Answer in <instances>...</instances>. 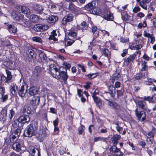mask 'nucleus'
<instances>
[{
	"label": "nucleus",
	"instance_id": "nucleus-1",
	"mask_svg": "<svg viewBox=\"0 0 156 156\" xmlns=\"http://www.w3.org/2000/svg\"><path fill=\"white\" fill-rule=\"evenodd\" d=\"M49 70L52 76L58 80L61 78L64 81L68 78L66 69L60 67L58 69L54 64H51L49 68Z\"/></svg>",
	"mask_w": 156,
	"mask_h": 156
},
{
	"label": "nucleus",
	"instance_id": "nucleus-2",
	"mask_svg": "<svg viewBox=\"0 0 156 156\" xmlns=\"http://www.w3.org/2000/svg\"><path fill=\"white\" fill-rule=\"evenodd\" d=\"M24 135L26 137H31L35 135V131L33 125H28L24 131Z\"/></svg>",
	"mask_w": 156,
	"mask_h": 156
},
{
	"label": "nucleus",
	"instance_id": "nucleus-3",
	"mask_svg": "<svg viewBox=\"0 0 156 156\" xmlns=\"http://www.w3.org/2000/svg\"><path fill=\"white\" fill-rule=\"evenodd\" d=\"M109 152L113 156H123V153L116 146H112L109 148Z\"/></svg>",
	"mask_w": 156,
	"mask_h": 156
},
{
	"label": "nucleus",
	"instance_id": "nucleus-4",
	"mask_svg": "<svg viewBox=\"0 0 156 156\" xmlns=\"http://www.w3.org/2000/svg\"><path fill=\"white\" fill-rule=\"evenodd\" d=\"M136 116L137 117L138 120L142 122L146 120V115L145 112L143 111H139L137 108L135 110Z\"/></svg>",
	"mask_w": 156,
	"mask_h": 156
},
{
	"label": "nucleus",
	"instance_id": "nucleus-5",
	"mask_svg": "<svg viewBox=\"0 0 156 156\" xmlns=\"http://www.w3.org/2000/svg\"><path fill=\"white\" fill-rule=\"evenodd\" d=\"M4 139L5 141L3 146L2 147V152L4 154H6L9 151V148L12 143L10 142L8 138H4Z\"/></svg>",
	"mask_w": 156,
	"mask_h": 156
},
{
	"label": "nucleus",
	"instance_id": "nucleus-6",
	"mask_svg": "<svg viewBox=\"0 0 156 156\" xmlns=\"http://www.w3.org/2000/svg\"><path fill=\"white\" fill-rule=\"evenodd\" d=\"M135 102L139 108L145 110L147 112H150V110L148 109L147 105L145 101L137 100Z\"/></svg>",
	"mask_w": 156,
	"mask_h": 156
},
{
	"label": "nucleus",
	"instance_id": "nucleus-7",
	"mask_svg": "<svg viewBox=\"0 0 156 156\" xmlns=\"http://www.w3.org/2000/svg\"><path fill=\"white\" fill-rule=\"evenodd\" d=\"M101 16L108 20H112L113 19V15L108 9H104L101 14Z\"/></svg>",
	"mask_w": 156,
	"mask_h": 156
},
{
	"label": "nucleus",
	"instance_id": "nucleus-8",
	"mask_svg": "<svg viewBox=\"0 0 156 156\" xmlns=\"http://www.w3.org/2000/svg\"><path fill=\"white\" fill-rule=\"evenodd\" d=\"M27 59L29 62L33 61L35 62L36 59V55L34 50L30 49L27 52Z\"/></svg>",
	"mask_w": 156,
	"mask_h": 156
},
{
	"label": "nucleus",
	"instance_id": "nucleus-9",
	"mask_svg": "<svg viewBox=\"0 0 156 156\" xmlns=\"http://www.w3.org/2000/svg\"><path fill=\"white\" fill-rule=\"evenodd\" d=\"M17 10L20 13H23L26 15H29L31 13L30 9L27 7L21 5L17 6Z\"/></svg>",
	"mask_w": 156,
	"mask_h": 156
},
{
	"label": "nucleus",
	"instance_id": "nucleus-10",
	"mask_svg": "<svg viewBox=\"0 0 156 156\" xmlns=\"http://www.w3.org/2000/svg\"><path fill=\"white\" fill-rule=\"evenodd\" d=\"M49 27L47 25L36 24L34 26L33 29L36 31H43L47 30Z\"/></svg>",
	"mask_w": 156,
	"mask_h": 156
},
{
	"label": "nucleus",
	"instance_id": "nucleus-11",
	"mask_svg": "<svg viewBox=\"0 0 156 156\" xmlns=\"http://www.w3.org/2000/svg\"><path fill=\"white\" fill-rule=\"evenodd\" d=\"M121 85L120 82L117 81L115 83V87L113 86H110L109 87V90L111 91L110 93L111 96L114 97L115 96L116 93L115 88H119Z\"/></svg>",
	"mask_w": 156,
	"mask_h": 156
},
{
	"label": "nucleus",
	"instance_id": "nucleus-12",
	"mask_svg": "<svg viewBox=\"0 0 156 156\" xmlns=\"http://www.w3.org/2000/svg\"><path fill=\"white\" fill-rule=\"evenodd\" d=\"M27 91V89H25L24 86L22 85L20 87H19L17 93H18V95L22 98L24 97Z\"/></svg>",
	"mask_w": 156,
	"mask_h": 156
},
{
	"label": "nucleus",
	"instance_id": "nucleus-13",
	"mask_svg": "<svg viewBox=\"0 0 156 156\" xmlns=\"http://www.w3.org/2000/svg\"><path fill=\"white\" fill-rule=\"evenodd\" d=\"M136 57V54H133L130 55L129 57L125 58L123 62L124 65L126 66H128L130 62H133L135 59Z\"/></svg>",
	"mask_w": 156,
	"mask_h": 156
},
{
	"label": "nucleus",
	"instance_id": "nucleus-14",
	"mask_svg": "<svg viewBox=\"0 0 156 156\" xmlns=\"http://www.w3.org/2000/svg\"><path fill=\"white\" fill-rule=\"evenodd\" d=\"M73 15L72 14H69L63 18L62 21V23L63 25L66 24L67 22H70L73 20Z\"/></svg>",
	"mask_w": 156,
	"mask_h": 156
},
{
	"label": "nucleus",
	"instance_id": "nucleus-15",
	"mask_svg": "<svg viewBox=\"0 0 156 156\" xmlns=\"http://www.w3.org/2000/svg\"><path fill=\"white\" fill-rule=\"evenodd\" d=\"M40 99V97H33L30 101V103L33 106L36 107L39 104Z\"/></svg>",
	"mask_w": 156,
	"mask_h": 156
},
{
	"label": "nucleus",
	"instance_id": "nucleus-16",
	"mask_svg": "<svg viewBox=\"0 0 156 156\" xmlns=\"http://www.w3.org/2000/svg\"><path fill=\"white\" fill-rule=\"evenodd\" d=\"M46 20L49 23H54L58 20V17L57 16L47 15L46 17Z\"/></svg>",
	"mask_w": 156,
	"mask_h": 156
},
{
	"label": "nucleus",
	"instance_id": "nucleus-17",
	"mask_svg": "<svg viewBox=\"0 0 156 156\" xmlns=\"http://www.w3.org/2000/svg\"><path fill=\"white\" fill-rule=\"evenodd\" d=\"M95 6V2H92L86 4L84 7H82V9L87 11H91Z\"/></svg>",
	"mask_w": 156,
	"mask_h": 156
},
{
	"label": "nucleus",
	"instance_id": "nucleus-18",
	"mask_svg": "<svg viewBox=\"0 0 156 156\" xmlns=\"http://www.w3.org/2000/svg\"><path fill=\"white\" fill-rule=\"evenodd\" d=\"M18 119L20 123L22 124L28 122H29L30 120L29 116L27 115L20 116L18 118Z\"/></svg>",
	"mask_w": 156,
	"mask_h": 156
},
{
	"label": "nucleus",
	"instance_id": "nucleus-19",
	"mask_svg": "<svg viewBox=\"0 0 156 156\" xmlns=\"http://www.w3.org/2000/svg\"><path fill=\"white\" fill-rule=\"evenodd\" d=\"M18 89V87L16 83H12L11 84L10 87V90L12 95L14 96L16 95V91H17Z\"/></svg>",
	"mask_w": 156,
	"mask_h": 156
},
{
	"label": "nucleus",
	"instance_id": "nucleus-20",
	"mask_svg": "<svg viewBox=\"0 0 156 156\" xmlns=\"http://www.w3.org/2000/svg\"><path fill=\"white\" fill-rule=\"evenodd\" d=\"M7 111L5 109H2L0 112V121L4 122L6 120Z\"/></svg>",
	"mask_w": 156,
	"mask_h": 156
},
{
	"label": "nucleus",
	"instance_id": "nucleus-21",
	"mask_svg": "<svg viewBox=\"0 0 156 156\" xmlns=\"http://www.w3.org/2000/svg\"><path fill=\"white\" fill-rule=\"evenodd\" d=\"M93 99L94 102L96 104V105L100 108L101 107H103L104 105L103 101L98 97H94L93 96Z\"/></svg>",
	"mask_w": 156,
	"mask_h": 156
},
{
	"label": "nucleus",
	"instance_id": "nucleus-22",
	"mask_svg": "<svg viewBox=\"0 0 156 156\" xmlns=\"http://www.w3.org/2000/svg\"><path fill=\"white\" fill-rule=\"evenodd\" d=\"M12 147L14 151L17 152H19L21 150V145L18 142H14L12 144Z\"/></svg>",
	"mask_w": 156,
	"mask_h": 156
},
{
	"label": "nucleus",
	"instance_id": "nucleus-23",
	"mask_svg": "<svg viewBox=\"0 0 156 156\" xmlns=\"http://www.w3.org/2000/svg\"><path fill=\"white\" fill-rule=\"evenodd\" d=\"M38 92V89L35 87H30L28 89V94L31 96L36 94Z\"/></svg>",
	"mask_w": 156,
	"mask_h": 156
},
{
	"label": "nucleus",
	"instance_id": "nucleus-24",
	"mask_svg": "<svg viewBox=\"0 0 156 156\" xmlns=\"http://www.w3.org/2000/svg\"><path fill=\"white\" fill-rule=\"evenodd\" d=\"M41 69L39 66H36L35 68L34 71V75L36 78L40 76L41 74Z\"/></svg>",
	"mask_w": 156,
	"mask_h": 156
},
{
	"label": "nucleus",
	"instance_id": "nucleus-25",
	"mask_svg": "<svg viewBox=\"0 0 156 156\" xmlns=\"http://www.w3.org/2000/svg\"><path fill=\"white\" fill-rule=\"evenodd\" d=\"M57 36V34L56 33L55 30H53L51 33V34L49 36L48 39L50 41L52 40L53 41L56 42L58 41V39L56 37Z\"/></svg>",
	"mask_w": 156,
	"mask_h": 156
},
{
	"label": "nucleus",
	"instance_id": "nucleus-26",
	"mask_svg": "<svg viewBox=\"0 0 156 156\" xmlns=\"http://www.w3.org/2000/svg\"><path fill=\"white\" fill-rule=\"evenodd\" d=\"M121 136L118 134L114 135L113 137L112 138V141L113 144V146H116L118 143V140L121 138Z\"/></svg>",
	"mask_w": 156,
	"mask_h": 156
},
{
	"label": "nucleus",
	"instance_id": "nucleus-27",
	"mask_svg": "<svg viewBox=\"0 0 156 156\" xmlns=\"http://www.w3.org/2000/svg\"><path fill=\"white\" fill-rule=\"evenodd\" d=\"M151 0H142L141 2L139 4V5L143 9L145 10L147 9V4L149 3Z\"/></svg>",
	"mask_w": 156,
	"mask_h": 156
},
{
	"label": "nucleus",
	"instance_id": "nucleus-28",
	"mask_svg": "<svg viewBox=\"0 0 156 156\" xmlns=\"http://www.w3.org/2000/svg\"><path fill=\"white\" fill-rule=\"evenodd\" d=\"M1 80L2 82L5 83H8L12 81V79H11L6 75H2L1 77Z\"/></svg>",
	"mask_w": 156,
	"mask_h": 156
},
{
	"label": "nucleus",
	"instance_id": "nucleus-29",
	"mask_svg": "<svg viewBox=\"0 0 156 156\" xmlns=\"http://www.w3.org/2000/svg\"><path fill=\"white\" fill-rule=\"evenodd\" d=\"M144 36L145 37L150 38L151 39V43L152 44H154L155 41V38L153 34H151L149 33H147L145 31H144Z\"/></svg>",
	"mask_w": 156,
	"mask_h": 156
},
{
	"label": "nucleus",
	"instance_id": "nucleus-30",
	"mask_svg": "<svg viewBox=\"0 0 156 156\" xmlns=\"http://www.w3.org/2000/svg\"><path fill=\"white\" fill-rule=\"evenodd\" d=\"M88 25L86 22L83 21L80 24L78 25V28L80 30H82L83 31L84 30H87L88 28Z\"/></svg>",
	"mask_w": 156,
	"mask_h": 156
},
{
	"label": "nucleus",
	"instance_id": "nucleus-31",
	"mask_svg": "<svg viewBox=\"0 0 156 156\" xmlns=\"http://www.w3.org/2000/svg\"><path fill=\"white\" fill-rule=\"evenodd\" d=\"M39 55L42 61H46L47 59V57L45 54L44 51L42 50H39L38 51Z\"/></svg>",
	"mask_w": 156,
	"mask_h": 156
},
{
	"label": "nucleus",
	"instance_id": "nucleus-32",
	"mask_svg": "<svg viewBox=\"0 0 156 156\" xmlns=\"http://www.w3.org/2000/svg\"><path fill=\"white\" fill-rule=\"evenodd\" d=\"M34 9L37 12L40 13L41 12L43 9V7L40 5L36 4L34 5L33 7Z\"/></svg>",
	"mask_w": 156,
	"mask_h": 156
},
{
	"label": "nucleus",
	"instance_id": "nucleus-33",
	"mask_svg": "<svg viewBox=\"0 0 156 156\" xmlns=\"http://www.w3.org/2000/svg\"><path fill=\"white\" fill-rule=\"evenodd\" d=\"M108 105L111 106H112L117 110H121V108L120 106L116 103H113L109 101Z\"/></svg>",
	"mask_w": 156,
	"mask_h": 156
},
{
	"label": "nucleus",
	"instance_id": "nucleus-34",
	"mask_svg": "<svg viewBox=\"0 0 156 156\" xmlns=\"http://www.w3.org/2000/svg\"><path fill=\"white\" fill-rule=\"evenodd\" d=\"M9 31L10 33H15L17 31V29L16 27L15 26L12 27V25H9L8 27Z\"/></svg>",
	"mask_w": 156,
	"mask_h": 156
},
{
	"label": "nucleus",
	"instance_id": "nucleus-35",
	"mask_svg": "<svg viewBox=\"0 0 156 156\" xmlns=\"http://www.w3.org/2000/svg\"><path fill=\"white\" fill-rule=\"evenodd\" d=\"M139 98L140 99H143L144 101H148L149 102V103H152L154 101V100L153 99V97L152 96H145L144 98H143L142 97H139Z\"/></svg>",
	"mask_w": 156,
	"mask_h": 156
},
{
	"label": "nucleus",
	"instance_id": "nucleus-36",
	"mask_svg": "<svg viewBox=\"0 0 156 156\" xmlns=\"http://www.w3.org/2000/svg\"><path fill=\"white\" fill-rule=\"evenodd\" d=\"M68 34L70 37H73V39L76 40L77 39L76 33L73 30H70L68 32Z\"/></svg>",
	"mask_w": 156,
	"mask_h": 156
},
{
	"label": "nucleus",
	"instance_id": "nucleus-37",
	"mask_svg": "<svg viewBox=\"0 0 156 156\" xmlns=\"http://www.w3.org/2000/svg\"><path fill=\"white\" fill-rule=\"evenodd\" d=\"M38 16L36 15H31L30 16V20L33 22L36 23L38 21Z\"/></svg>",
	"mask_w": 156,
	"mask_h": 156
},
{
	"label": "nucleus",
	"instance_id": "nucleus-38",
	"mask_svg": "<svg viewBox=\"0 0 156 156\" xmlns=\"http://www.w3.org/2000/svg\"><path fill=\"white\" fill-rule=\"evenodd\" d=\"M68 8L69 10L73 12H76L77 10V7L72 2L69 3Z\"/></svg>",
	"mask_w": 156,
	"mask_h": 156
},
{
	"label": "nucleus",
	"instance_id": "nucleus-39",
	"mask_svg": "<svg viewBox=\"0 0 156 156\" xmlns=\"http://www.w3.org/2000/svg\"><path fill=\"white\" fill-rule=\"evenodd\" d=\"M33 156H40V153L39 151L37 148H33L32 149Z\"/></svg>",
	"mask_w": 156,
	"mask_h": 156
},
{
	"label": "nucleus",
	"instance_id": "nucleus-40",
	"mask_svg": "<svg viewBox=\"0 0 156 156\" xmlns=\"http://www.w3.org/2000/svg\"><path fill=\"white\" fill-rule=\"evenodd\" d=\"M20 123V122L17 119L12 122V126L13 128H19V124Z\"/></svg>",
	"mask_w": 156,
	"mask_h": 156
},
{
	"label": "nucleus",
	"instance_id": "nucleus-41",
	"mask_svg": "<svg viewBox=\"0 0 156 156\" xmlns=\"http://www.w3.org/2000/svg\"><path fill=\"white\" fill-rule=\"evenodd\" d=\"M116 130L120 133H122L123 130V128L120 126L119 124L117 123H114L113 124Z\"/></svg>",
	"mask_w": 156,
	"mask_h": 156
},
{
	"label": "nucleus",
	"instance_id": "nucleus-42",
	"mask_svg": "<svg viewBox=\"0 0 156 156\" xmlns=\"http://www.w3.org/2000/svg\"><path fill=\"white\" fill-rule=\"evenodd\" d=\"M147 62L145 61H142L141 63L142 68L141 69V71H144L147 70L148 69V66L146 64Z\"/></svg>",
	"mask_w": 156,
	"mask_h": 156
},
{
	"label": "nucleus",
	"instance_id": "nucleus-43",
	"mask_svg": "<svg viewBox=\"0 0 156 156\" xmlns=\"http://www.w3.org/2000/svg\"><path fill=\"white\" fill-rule=\"evenodd\" d=\"M145 77V73H141L138 74L135 77V79L137 80H139L142 78H144Z\"/></svg>",
	"mask_w": 156,
	"mask_h": 156
},
{
	"label": "nucleus",
	"instance_id": "nucleus-44",
	"mask_svg": "<svg viewBox=\"0 0 156 156\" xmlns=\"http://www.w3.org/2000/svg\"><path fill=\"white\" fill-rule=\"evenodd\" d=\"M24 15L22 14H19L16 15V16H15V20H17L19 21H22L23 19Z\"/></svg>",
	"mask_w": 156,
	"mask_h": 156
},
{
	"label": "nucleus",
	"instance_id": "nucleus-45",
	"mask_svg": "<svg viewBox=\"0 0 156 156\" xmlns=\"http://www.w3.org/2000/svg\"><path fill=\"white\" fill-rule=\"evenodd\" d=\"M75 41V40L70 38L67 39L65 41V44L67 46L71 45Z\"/></svg>",
	"mask_w": 156,
	"mask_h": 156
},
{
	"label": "nucleus",
	"instance_id": "nucleus-46",
	"mask_svg": "<svg viewBox=\"0 0 156 156\" xmlns=\"http://www.w3.org/2000/svg\"><path fill=\"white\" fill-rule=\"evenodd\" d=\"M17 137H18L16 136V135L13 134V133H12L10 134L9 136L8 139L9 140L10 142H12L13 143L14 141V140Z\"/></svg>",
	"mask_w": 156,
	"mask_h": 156
},
{
	"label": "nucleus",
	"instance_id": "nucleus-47",
	"mask_svg": "<svg viewBox=\"0 0 156 156\" xmlns=\"http://www.w3.org/2000/svg\"><path fill=\"white\" fill-rule=\"evenodd\" d=\"M121 73L120 72L116 71L115 73L114 74L113 78L114 80H117L121 76Z\"/></svg>",
	"mask_w": 156,
	"mask_h": 156
},
{
	"label": "nucleus",
	"instance_id": "nucleus-48",
	"mask_svg": "<svg viewBox=\"0 0 156 156\" xmlns=\"http://www.w3.org/2000/svg\"><path fill=\"white\" fill-rule=\"evenodd\" d=\"M32 40L38 43H41L42 41L41 38L37 36H35L33 37Z\"/></svg>",
	"mask_w": 156,
	"mask_h": 156
},
{
	"label": "nucleus",
	"instance_id": "nucleus-49",
	"mask_svg": "<svg viewBox=\"0 0 156 156\" xmlns=\"http://www.w3.org/2000/svg\"><path fill=\"white\" fill-rule=\"evenodd\" d=\"M12 133L16 135V136L18 137L20 134L21 129L20 128H17Z\"/></svg>",
	"mask_w": 156,
	"mask_h": 156
},
{
	"label": "nucleus",
	"instance_id": "nucleus-50",
	"mask_svg": "<svg viewBox=\"0 0 156 156\" xmlns=\"http://www.w3.org/2000/svg\"><path fill=\"white\" fill-rule=\"evenodd\" d=\"M154 132V130H152V131H150L147 133V139L148 138H154V134L152 132V131Z\"/></svg>",
	"mask_w": 156,
	"mask_h": 156
},
{
	"label": "nucleus",
	"instance_id": "nucleus-51",
	"mask_svg": "<svg viewBox=\"0 0 156 156\" xmlns=\"http://www.w3.org/2000/svg\"><path fill=\"white\" fill-rule=\"evenodd\" d=\"M5 71L6 73V76L11 79H12V75L11 72L7 69H5Z\"/></svg>",
	"mask_w": 156,
	"mask_h": 156
},
{
	"label": "nucleus",
	"instance_id": "nucleus-52",
	"mask_svg": "<svg viewBox=\"0 0 156 156\" xmlns=\"http://www.w3.org/2000/svg\"><path fill=\"white\" fill-rule=\"evenodd\" d=\"M103 53L107 57H108L110 55V53L108 50L107 49H104L103 50Z\"/></svg>",
	"mask_w": 156,
	"mask_h": 156
},
{
	"label": "nucleus",
	"instance_id": "nucleus-53",
	"mask_svg": "<svg viewBox=\"0 0 156 156\" xmlns=\"http://www.w3.org/2000/svg\"><path fill=\"white\" fill-rule=\"evenodd\" d=\"M92 12V13L96 15H99L100 14V12L99 11V10H98L96 8H95L94 7V8L92 10H91Z\"/></svg>",
	"mask_w": 156,
	"mask_h": 156
},
{
	"label": "nucleus",
	"instance_id": "nucleus-54",
	"mask_svg": "<svg viewBox=\"0 0 156 156\" xmlns=\"http://www.w3.org/2000/svg\"><path fill=\"white\" fill-rule=\"evenodd\" d=\"M10 113L9 115V117L10 119V121H11L12 119L13 115L15 114V112L12 109L10 110Z\"/></svg>",
	"mask_w": 156,
	"mask_h": 156
},
{
	"label": "nucleus",
	"instance_id": "nucleus-55",
	"mask_svg": "<svg viewBox=\"0 0 156 156\" xmlns=\"http://www.w3.org/2000/svg\"><path fill=\"white\" fill-rule=\"evenodd\" d=\"M5 92V88L0 87V97H2V95L4 94Z\"/></svg>",
	"mask_w": 156,
	"mask_h": 156
},
{
	"label": "nucleus",
	"instance_id": "nucleus-56",
	"mask_svg": "<svg viewBox=\"0 0 156 156\" xmlns=\"http://www.w3.org/2000/svg\"><path fill=\"white\" fill-rule=\"evenodd\" d=\"M85 129L84 126L83 125H81L79 129V133L80 134H82L83 132Z\"/></svg>",
	"mask_w": 156,
	"mask_h": 156
},
{
	"label": "nucleus",
	"instance_id": "nucleus-57",
	"mask_svg": "<svg viewBox=\"0 0 156 156\" xmlns=\"http://www.w3.org/2000/svg\"><path fill=\"white\" fill-rule=\"evenodd\" d=\"M60 154L62 155L63 154L65 153L66 152V148L64 147H61L59 151Z\"/></svg>",
	"mask_w": 156,
	"mask_h": 156
},
{
	"label": "nucleus",
	"instance_id": "nucleus-58",
	"mask_svg": "<svg viewBox=\"0 0 156 156\" xmlns=\"http://www.w3.org/2000/svg\"><path fill=\"white\" fill-rule=\"evenodd\" d=\"M99 94V90L98 89H96L94 92L91 93L92 97L93 98V96L94 97H97L96 95Z\"/></svg>",
	"mask_w": 156,
	"mask_h": 156
},
{
	"label": "nucleus",
	"instance_id": "nucleus-59",
	"mask_svg": "<svg viewBox=\"0 0 156 156\" xmlns=\"http://www.w3.org/2000/svg\"><path fill=\"white\" fill-rule=\"evenodd\" d=\"M140 8L138 6L135 7L133 9V12L134 13H136L140 10Z\"/></svg>",
	"mask_w": 156,
	"mask_h": 156
},
{
	"label": "nucleus",
	"instance_id": "nucleus-60",
	"mask_svg": "<svg viewBox=\"0 0 156 156\" xmlns=\"http://www.w3.org/2000/svg\"><path fill=\"white\" fill-rule=\"evenodd\" d=\"M96 74L94 73L89 74L87 75V76L90 79H93L96 77L97 76Z\"/></svg>",
	"mask_w": 156,
	"mask_h": 156
},
{
	"label": "nucleus",
	"instance_id": "nucleus-61",
	"mask_svg": "<svg viewBox=\"0 0 156 156\" xmlns=\"http://www.w3.org/2000/svg\"><path fill=\"white\" fill-rule=\"evenodd\" d=\"M63 65L66 68V69H69L71 67V65L67 62H64L63 63Z\"/></svg>",
	"mask_w": 156,
	"mask_h": 156
},
{
	"label": "nucleus",
	"instance_id": "nucleus-62",
	"mask_svg": "<svg viewBox=\"0 0 156 156\" xmlns=\"http://www.w3.org/2000/svg\"><path fill=\"white\" fill-rule=\"evenodd\" d=\"M138 145L142 147L143 148H144L146 145L145 142L144 141H140L138 142Z\"/></svg>",
	"mask_w": 156,
	"mask_h": 156
},
{
	"label": "nucleus",
	"instance_id": "nucleus-63",
	"mask_svg": "<svg viewBox=\"0 0 156 156\" xmlns=\"http://www.w3.org/2000/svg\"><path fill=\"white\" fill-rule=\"evenodd\" d=\"M53 122L54 126H58L59 122L58 118H57Z\"/></svg>",
	"mask_w": 156,
	"mask_h": 156
},
{
	"label": "nucleus",
	"instance_id": "nucleus-64",
	"mask_svg": "<svg viewBox=\"0 0 156 156\" xmlns=\"http://www.w3.org/2000/svg\"><path fill=\"white\" fill-rule=\"evenodd\" d=\"M128 50L127 49H123V52L121 54V55L122 57H124L126 56V54L127 53Z\"/></svg>",
	"mask_w": 156,
	"mask_h": 156
}]
</instances>
